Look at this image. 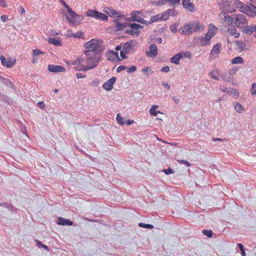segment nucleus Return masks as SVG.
<instances>
[{"instance_id": "c9c22d12", "label": "nucleus", "mask_w": 256, "mask_h": 256, "mask_svg": "<svg viewBox=\"0 0 256 256\" xmlns=\"http://www.w3.org/2000/svg\"><path fill=\"white\" fill-rule=\"evenodd\" d=\"M116 119L120 125H124L126 123L124 118L120 116V114H117Z\"/></svg>"}, {"instance_id": "72a5a7b5", "label": "nucleus", "mask_w": 256, "mask_h": 256, "mask_svg": "<svg viewBox=\"0 0 256 256\" xmlns=\"http://www.w3.org/2000/svg\"><path fill=\"white\" fill-rule=\"evenodd\" d=\"M218 70H214L213 71H212L211 72H210L209 74V75L210 76V78L215 80H218Z\"/></svg>"}, {"instance_id": "ea45409f", "label": "nucleus", "mask_w": 256, "mask_h": 256, "mask_svg": "<svg viewBox=\"0 0 256 256\" xmlns=\"http://www.w3.org/2000/svg\"><path fill=\"white\" fill-rule=\"evenodd\" d=\"M184 8L189 10L191 12H193L195 10L194 6V4L192 2L188 3V4L186 7H184Z\"/></svg>"}, {"instance_id": "0e129e2a", "label": "nucleus", "mask_w": 256, "mask_h": 256, "mask_svg": "<svg viewBox=\"0 0 256 256\" xmlns=\"http://www.w3.org/2000/svg\"><path fill=\"white\" fill-rule=\"evenodd\" d=\"M20 12L21 14H23L26 12V10L22 6H20Z\"/></svg>"}, {"instance_id": "39448f33", "label": "nucleus", "mask_w": 256, "mask_h": 256, "mask_svg": "<svg viewBox=\"0 0 256 256\" xmlns=\"http://www.w3.org/2000/svg\"><path fill=\"white\" fill-rule=\"evenodd\" d=\"M86 16L94 18L98 20H100L103 21H107L108 20V16L103 13L92 10H89L86 12Z\"/></svg>"}, {"instance_id": "4468645a", "label": "nucleus", "mask_w": 256, "mask_h": 256, "mask_svg": "<svg viewBox=\"0 0 256 256\" xmlns=\"http://www.w3.org/2000/svg\"><path fill=\"white\" fill-rule=\"evenodd\" d=\"M136 42L135 40H130L124 44L122 46V50L126 52H129L135 46Z\"/></svg>"}, {"instance_id": "58836bf2", "label": "nucleus", "mask_w": 256, "mask_h": 256, "mask_svg": "<svg viewBox=\"0 0 256 256\" xmlns=\"http://www.w3.org/2000/svg\"><path fill=\"white\" fill-rule=\"evenodd\" d=\"M138 226L140 227L146 228H148V229H152L154 228V226L150 224H146L143 222H140L138 224Z\"/></svg>"}, {"instance_id": "9d476101", "label": "nucleus", "mask_w": 256, "mask_h": 256, "mask_svg": "<svg viewBox=\"0 0 256 256\" xmlns=\"http://www.w3.org/2000/svg\"><path fill=\"white\" fill-rule=\"evenodd\" d=\"M212 38L206 34L204 36H201L198 38L197 43L198 45L206 46L210 44Z\"/></svg>"}, {"instance_id": "2eb2a0df", "label": "nucleus", "mask_w": 256, "mask_h": 256, "mask_svg": "<svg viewBox=\"0 0 256 256\" xmlns=\"http://www.w3.org/2000/svg\"><path fill=\"white\" fill-rule=\"evenodd\" d=\"M115 24V30H123L128 26V24L126 22H121L119 19L115 20H114Z\"/></svg>"}, {"instance_id": "680f3d73", "label": "nucleus", "mask_w": 256, "mask_h": 256, "mask_svg": "<svg viewBox=\"0 0 256 256\" xmlns=\"http://www.w3.org/2000/svg\"><path fill=\"white\" fill-rule=\"evenodd\" d=\"M78 78H84L86 76L85 75H83L80 73H78L76 75Z\"/></svg>"}, {"instance_id": "a19ab883", "label": "nucleus", "mask_w": 256, "mask_h": 256, "mask_svg": "<svg viewBox=\"0 0 256 256\" xmlns=\"http://www.w3.org/2000/svg\"><path fill=\"white\" fill-rule=\"evenodd\" d=\"M160 14V18L161 20H166L168 18V14L166 11L162 12Z\"/></svg>"}, {"instance_id": "13d9d810", "label": "nucleus", "mask_w": 256, "mask_h": 256, "mask_svg": "<svg viewBox=\"0 0 256 256\" xmlns=\"http://www.w3.org/2000/svg\"><path fill=\"white\" fill-rule=\"evenodd\" d=\"M182 5L184 8L186 7L188 4V3H190V0H182Z\"/></svg>"}, {"instance_id": "864d4df0", "label": "nucleus", "mask_w": 256, "mask_h": 256, "mask_svg": "<svg viewBox=\"0 0 256 256\" xmlns=\"http://www.w3.org/2000/svg\"><path fill=\"white\" fill-rule=\"evenodd\" d=\"M164 172L166 174H169L174 173L173 170L170 168L164 170Z\"/></svg>"}, {"instance_id": "6e6d98bb", "label": "nucleus", "mask_w": 256, "mask_h": 256, "mask_svg": "<svg viewBox=\"0 0 256 256\" xmlns=\"http://www.w3.org/2000/svg\"><path fill=\"white\" fill-rule=\"evenodd\" d=\"M128 52H125V51L124 50H120V54L121 57L123 58H126V54Z\"/></svg>"}, {"instance_id": "bf43d9fd", "label": "nucleus", "mask_w": 256, "mask_h": 256, "mask_svg": "<svg viewBox=\"0 0 256 256\" xmlns=\"http://www.w3.org/2000/svg\"><path fill=\"white\" fill-rule=\"evenodd\" d=\"M0 18L2 21L5 22L8 20V16L6 15H2L1 16Z\"/></svg>"}, {"instance_id": "c85d7f7f", "label": "nucleus", "mask_w": 256, "mask_h": 256, "mask_svg": "<svg viewBox=\"0 0 256 256\" xmlns=\"http://www.w3.org/2000/svg\"><path fill=\"white\" fill-rule=\"evenodd\" d=\"M48 41L49 43L53 44L56 46H60L62 44L60 40L54 38H50Z\"/></svg>"}, {"instance_id": "5701e85b", "label": "nucleus", "mask_w": 256, "mask_h": 256, "mask_svg": "<svg viewBox=\"0 0 256 256\" xmlns=\"http://www.w3.org/2000/svg\"><path fill=\"white\" fill-rule=\"evenodd\" d=\"M183 57L182 54H178L174 55L172 58H170V62L172 63L178 64L180 62V60Z\"/></svg>"}, {"instance_id": "7ed1b4c3", "label": "nucleus", "mask_w": 256, "mask_h": 256, "mask_svg": "<svg viewBox=\"0 0 256 256\" xmlns=\"http://www.w3.org/2000/svg\"><path fill=\"white\" fill-rule=\"evenodd\" d=\"M234 22L235 25L236 27L242 28L246 24H248V20L246 16L243 14H234Z\"/></svg>"}, {"instance_id": "c03bdc74", "label": "nucleus", "mask_w": 256, "mask_h": 256, "mask_svg": "<svg viewBox=\"0 0 256 256\" xmlns=\"http://www.w3.org/2000/svg\"><path fill=\"white\" fill-rule=\"evenodd\" d=\"M202 234L209 238L212 237V230H202Z\"/></svg>"}, {"instance_id": "c756f323", "label": "nucleus", "mask_w": 256, "mask_h": 256, "mask_svg": "<svg viewBox=\"0 0 256 256\" xmlns=\"http://www.w3.org/2000/svg\"><path fill=\"white\" fill-rule=\"evenodd\" d=\"M224 21L228 24H231L234 22V16L232 18L228 14H224Z\"/></svg>"}, {"instance_id": "338daca9", "label": "nucleus", "mask_w": 256, "mask_h": 256, "mask_svg": "<svg viewBox=\"0 0 256 256\" xmlns=\"http://www.w3.org/2000/svg\"><path fill=\"white\" fill-rule=\"evenodd\" d=\"M60 3L62 5H64L66 7V8H68V6L64 2V0H60Z\"/></svg>"}, {"instance_id": "423d86ee", "label": "nucleus", "mask_w": 256, "mask_h": 256, "mask_svg": "<svg viewBox=\"0 0 256 256\" xmlns=\"http://www.w3.org/2000/svg\"><path fill=\"white\" fill-rule=\"evenodd\" d=\"M130 29H127L126 30V33L130 35H138L140 33V28H142L143 26L139 24L136 23L129 24H128Z\"/></svg>"}, {"instance_id": "a878e982", "label": "nucleus", "mask_w": 256, "mask_h": 256, "mask_svg": "<svg viewBox=\"0 0 256 256\" xmlns=\"http://www.w3.org/2000/svg\"><path fill=\"white\" fill-rule=\"evenodd\" d=\"M32 54L34 55L32 62L34 63H35L38 62V56H40V54H44V52L39 50H33Z\"/></svg>"}, {"instance_id": "a211bd4d", "label": "nucleus", "mask_w": 256, "mask_h": 256, "mask_svg": "<svg viewBox=\"0 0 256 256\" xmlns=\"http://www.w3.org/2000/svg\"><path fill=\"white\" fill-rule=\"evenodd\" d=\"M190 26L189 23L186 24L183 26L181 27L179 30V32L182 34L189 35L191 34Z\"/></svg>"}, {"instance_id": "79ce46f5", "label": "nucleus", "mask_w": 256, "mask_h": 256, "mask_svg": "<svg viewBox=\"0 0 256 256\" xmlns=\"http://www.w3.org/2000/svg\"><path fill=\"white\" fill-rule=\"evenodd\" d=\"M36 243L37 246H38L39 248L42 247V248H44V250H48V246H46V244H42V242L40 240H36Z\"/></svg>"}, {"instance_id": "69168bd1", "label": "nucleus", "mask_w": 256, "mask_h": 256, "mask_svg": "<svg viewBox=\"0 0 256 256\" xmlns=\"http://www.w3.org/2000/svg\"><path fill=\"white\" fill-rule=\"evenodd\" d=\"M162 85L166 88L167 90L170 88V85L168 83H164V82H162Z\"/></svg>"}, {"instance_id": "b1692460", "label": "nucleus", "mask_w": 256, "mask_h": 256, "mask_svg": "<svg viewBox=\"0 0 256 256\" xmlns=\"http://www.w3.org/2000/svg\"><path fill=\"white\" fill-rule=\"evenodd\" d=\"M67 10H68V15H67L66 14H65L66 16V19L68 20V21H70L72 20H70V18L69 17H70L72 18H74L77 16L76 14L75 13V12L74 11H73L69 6H68V8H66Z\"/></svg>"}, {"instance_id": "f03ea898", "label": "nucleus", "mask_w": 256, "mask_h": 256, "mask_svg": "<svg viewBox=\"0 0 256 256\" xmlns=\"http://www.w3.org/2000/svg\"><path fill=\"white\" fill-rule=\"evenodd\" d=\"M84 48L87 49L85 51L92 52V54H100L104 50V46L102 41L92 39L85 43Z\"/></svg>"}, {"instance_id": "4d7b16f0", "label": "nucleus", "mask_w": 256, "mask_h": 256, "mask_svg": "<svg viewBox=\"0 0 256 256\" xmlns=\"http://www.w3.org/2000/svg\"><path fill=\"white\" fill-rule=\"evenodd\" d=\"M4 206L6 207L9 210H12V208H13L12 204H6V203H4Z\"/></svg>"}, {"instance_id": "8fccbe9b", "label": "nucleus", "mask_w": 256, "mask_h": 256, "mask_svg": "<svg viewBox=\"0 0 256 256\" xmlns=\"http://www.w3.org/2000/svg\"><path fill=\"white\" fill-rule=\"evenodd\" d=\"M248 10H250L254 13L256 14V6L253 4H250L249 6H248Z\"/></svg>"}, {"instance_id": "dca6fc26", "label": "nucleus", "mask_w": 256, "mask_h": 256, "mask_svg": "<svg viewBox=\"0 0 256 256\" xmlns=\"http://www.w3.org/2000/svg\"><path fill=\"white\" fill-rule=\"evenodd\" d=\"M150 51L147 52V55L150 57H154L157 55L158 49L156 44H152L149 47Z\"/></svg>"}, {"instance_id": "2f4dec72", "label": "nucleus", "mask_w": 256, "mask_h": 256, "mask_svg": "<svg viewBox=\"0 0 256 256\" xmlns=\"http://www.w3.org/2000/svg\"><path fill=\"white\" fill-rule=\"evenodd\" d=\"M244 62V60L240 56L236 57V58H234L232 61V64H243Z\"/></svg>"}, {"instance_id": "6ab92c4d", "label": "nucleus", "mask_w": 256, "mask_h": 256, "mask_svg": "<svg viewBox=\"0 0 256 256\" xmlns=\"http://www.w3.org/2000/svg\"><path fill=\"white\" fill-rule=\"evenodd\" d=\"M228 34L234 36L236 38H238L240 36V33L237 32L236 28L232 25H230L228 26Z\"/></svg>"}, {"instance_id": "49530a36", "label": "nucleus", "mask_w": 256, "mask_h": 256, "mask_svg": "<svg viewBox=\"0 0 256 256\" xmlns=\"http://www.w3.org/2000/svg\"><path fill=\"white\" fill-rule=\"evenodd\" d=\"M126 69L127 72L128 73H132L136 70V67L134 66H132L130 67L127 68Z\"/></svg>"}, {"instance_id": "412c9836", "label": "nucleus", "mask_w": 256, "mask_h": 256, "mask_svg": "<svg viewBox=\"0 0 256 256\" xmlns=\"http://www.w3.org/2000/svg\"><path fill=\"white\" fill-rule=\"evenodd\" d=\"M56 223L59 225L62 226H72L73 224L72 221L61 217L58 218Z\"/></svg>"}, {"instance_id": "774afa93", "label": "nucleus", "mask_w": 256, "mask_h": 256, "mask_svg": "<svg viewBox=\"0 0 256 256\" xmlns=\"http://www.w3.org/2000/svg\"><path fill=\"white\" fill-rule=\"evenodd\" d=\"M183 54V57H188L189 58L190 56V52L182 53Z\"/></svg>"}, {"instance_id": "1a4fd4ad", "label": "nucleus", "mask_w": 256, "mask_h": 256, "mask_svg": "<svg viewBox=\"0 0 256 256\" xmlns=\"http://www.w3.org/2000/svg\"><path fill=\"white\" fill-rule=\"evenodd\" d=\"M190 26L191 34L194 32L198 31H202L204 30L203 25L200 22H189Z\"/></svg>"}, {"instance_id": "4c0bfd02", "label": "nucleus", "mask_w": 256, "mask_h": 256, "mask_svg": "<svg viewBox=\"0 0 256 256\" xmlns=\"http://www.w3.org/2000/svg\"><path fill=\"white\" fill-rule=\"evenodd\" d=\"M236 44L240 48L241 50H244L246 48V44L242 41H237Z\"/></svg>"}, {"instance_id": "f704fd0d", "label": "nucleus", "mask_w": 256, "mask_h": 256, "mask_svg": "<svg viewBox=\"0 0 256 256\" xmlns=\"http://www.w3.org/2000/svg\"><path fill=\"white\" fill-rule=\"evenodd\" d=\"M221 76L222 80L226 82H230L232 79V78L230 76V74L226 72L222 73Z\"/></svg>"}, {"instance_id": "603ef678", "label": "nucleus", "mask_w": 256, "mask_h": 256, "mask_svg": "<svg viewBox=\"0 0 256 256\" xmlns=\"http://www.w3.org/2000/svg\"><path fill=\"white\" fill-rule=\"evenodd\" d=\"M38 106L40 108H44L46 105L43 102H40L37 103Z\"/></svg>"}, {"instance_id": "3c124183", "label": "nucleus", "mask_w": 256, "mask_h": 256, "mask_svg": "<svg viewBox=\"0 0 256 256\" xmlns=\"http://www.w3.org/2000/svg\"><path fill=\"white\" fill-rule=\"evenodd\" d=\"M126 68H127V67H126L124 66H120L116 68V72H120Z\"/></svg>"}, {"instance_id": "cd10ccee", "label": "nucleus", "mask_w": 256, "mask_h": 256, "mask_svg": "<svg viewBox=\"0 0 256 256\" xmlns=\"http://www.w3.org/2000/svg\"><path fill=\"white\" fill-rule=\"evenodd\" d=\"M227 94L232 96L234 98H236L238 96V92L234 88H229L228 90Z\"/></svg>"}, {"instance_id": "0eeeda50", "label": "nucleus", "mask_w": 256, "mask_h": 256, "mask_svg": "<svg viewBox=\"0 0 256 256\" xmlns=\"http://www.w3.org/2000/svg\"><path fill=\"white\" fill-rule=\"evenodd\" d=\"M103 11L105 13L108 14V16L111 18H124V15L122 14L120 12L117 11L110 7H104Z\"/></svg>"}, {"instance_id": "f257e3e1", "label": "nucleus", "mask_w": 256, "mask_h": 256, "mask_svg": "<svg viewBox=\"0 0 256 256\" xmlns=\"http://www.w3.org/2000/svg\"><path fill=\"white\" fill-rule=\"evenodd\" d=\"M100 55L92 54V52L84 51V55L74 60L72 64L75 69L79 71H86L95 68L99 61Z\"/></svg>"}, {"instance_id": "ddd939ff", "label": "nucleus", "mask_w": 256, "mask_h": 256, "mask_svg": "<svg viewBox=\"0 0 256 256\" xmlns=\"http://www.w3.org/2000/svg\"><path fill=\"white\" fill-rule=\"evenodd\" d=\"M48 70L52 72H62L65 70V68L60 66L49 64L48 67Z\"/></svg>"}, {"instance_id": "f8f14e48", "label": "nucleus", "mask_w": 256, "mask_h": 256, "mask_svg": "<svg viewBox=\"0 0 256 256\" xmlns=\"http://www.w3.org/2000/svg\"><path fill=\"white\" fill-rule=\"evenodd\" d=\"M180 2V0H159L157 2L156 5L162 6L166 4H168L170 6H178Z\"/></svg>"}, {"instance_id": "aec40b11", "label": "nucleus", "mask_w": 256, "mask_h": 256, "mask_svg": "<svg viewBox=\"0 0 256 256\" xmlns=\"http://www.w3.org/2000/svg\"><path fill=\"white\" fill-rule=\"evenodd\" d=\"M221 47L222 44L220 43L214 45L210 52V56H214L218 54L220 52Z\"/></svg>"}, {"instance_id": "393cba45", "label": "nucleus", "mask_w": 256, "mask_h": 256, "mask_svg": "<svg viewBox=\"0 0 256 256\" xmlns=\"http://www.w3.org/2000/svg\"><path fill=\"white\" fill-rule=\"evenodd\" d=\"M159 21H161L160 14L152 16L150 20H146V25H148L153 22H158Z\"/></svg>"}, {"instance_id": "5fc2aeb1", "label": "nucleus", "mask_w": 256, "mask_h": 256, "mask_svg": "<svg viewBox=\"0 0 256 256\" xmlns=\"http://www.w3.org/2000/svg\"><path fill=\"white\" fill-rule=\"evenodd\" d=\"M0 5L3 7L7 6L6 0H0Z\"/></svg>"}, {"instance_id": "a18cd8bd", "label": "nucleus", "mask_w": 256, "mask_h": 256, "mask_svg": "<svg viewBox=\"0 0 256 256\" xmlns=\"http://www.w3.org/2000/svg\"><path fill=\"white\" fill-rule=\"evenodd\" d=\"M142 72L144 73L146 75H147L148 74V73H152V70L149 67H145L142 68Z\"/></svg>"}, {"instance_id": "9b49d317", "label": "nucleus", "mask_w": 256, "mask_h": 256, "mask_svg": "<svg viewBox=\"0 0 256 256\" xmlns=\"http://www.w3.org/2000/svg\"><path fill=\"white\" fill-rule=\"evenodd\" d=\"M116 80V78L112 77L103 84L102 88L107 91L112 90L113 88V85Z\"/></svg>"}, {"instance_id": "e433bc0d", "label": "nucleus", "mask_w": 256, "mask_h": 256, "mask_svg": "<svg viewBox=\"0 0 256 256\" xmlns=\"http://www.w3.org/2000/svg\"><path fill=\"white\" fill-rule=\"evenodd\" d=\"M234 108L235 110L238 113H241L243 110L242 106L238 102L236 103V104L234 106Z\"/></svg>"}, {"instance_id": "f3484780", "label": "nucleus", "mask_w": 256, "mask_h": 256, "mask_svg": "<svg viewBox=\"0 0 256 256\" xmlns=\"http://www.w3.org/2000/svg\"><path fill=\"white\" fill-rule=\"evenodd\" d=\"M234 2L237 8H240V10L246 13L248 11V6L244 5L243 3L240 2L238 0H234Z\"/></svg>"}, {"instance_id": "473e14b6", "label": "nucleus", "mask_w": 256, "mask_h": 256, "mask_svg": "<svg viewBox=\"0 0 256 256\" xmlns=\"http://www.w3.org/2000/svg\"><path fill=\"white\" fill-rule=\"evenodd\" d=\"M84 34L82 32H78L75 34H69V32H68V36H73L76 38H82L83 37Z\"/></svg>"}, {"instance_id": "bb28decb", "label": "nucleus", "mask_w": 256, "mask_h": 256, "mask_svg": "<svg viewBox=\"0 0 256 256\" xmlns=\"http://www.w3.org/2000/svg\"><path fill=\"white\" fill-rule=\"evenodd\" d=\"M217 28L214 26H210L209 28L208 31L206 32V34L210 36V38H212L216 34Z\"/></svg>"}, {"instance_id": "37998d69", "label": "nucleus", "mask_w": 256, "mask_h": 256, "mask_svg": "<svg viewBox=\"0 0 256 256\" xmlns=\"http://www.w3.org/2000/svg\"><path fill=\"white\" fill-rule=\"evenodd\" d=\"M238 246L241 251V254L242 256H246V254L244 252V246L242 244H238Z\"/></svg>"}, {"instance_id": "052dcab7", "label": "nucleus", "mask_w": 256, "mask_h": 256, "mask_svg": "<svg viewBox=\"0 0 256 256\" xmlns=\"http://www.w3.org/2000/svg\"><path fill=\"white\" fill-rule=\"evenodd\" d=\"M170 70V68L168 66H164V67H163L162 69H161V71L162 72H168Z\"/></svg>"}, {"instance_id": "de8ad7c7", "label": "nucleus", "mask_w": 256, "mask_h": 256, "mask_svg": "<svg viewBox=\"0 0 256 256\" xmlns=\"http://www.w3.org/2000/svg\"><path fill=\"white\" fill-rule=\"evenodd\" d=\"M168 14V16H173L175 14V10L174 8L172 9H168L166 10Z\"/></svg>"}, {"instance_id": "6e6552de", "label": "nucleus", "mask_w": 256, "mask_h": 256, "mask_svg": "<svg viewBox=\"0 0 256 256\" xmlns=\"http://www.w3.org/2000/svg\"><path fill=\"white\" fill-rule=\"evenodd\" d=\"M0 59L2 65L8 68H12L16 62L14 58L11 57L6 58L4 56H0Z\"/></svg>"}, {"instance_id": "20e7f679", "label": "nucleus", "mask_w": 256, "mask_h": 256, "mask_svg": "<svg viewBox=\"0 0 256 256\" xmlns=\"http://www.w3.org/2000/svg\"><path fill=\"white\" fill-rule=\"evenodd\" d=\"M130 19L132 21L137 22L142 24L146 25V20H144L142 17H146L144 12L141 11H133L130 14Z\"/></svg>"}, {"instance_id": "7c9ffc66", "label": "nucleus", "mask_w": 256, "mask_h": 256, "mask_svg": "<svg viewBox=\"0 0 256 256\" xmlns=\"http://www.w3.org/2000/svg\"><path fill=\"white\" fill-rule=\"evenodd\" d=\"M158 108V106L154 105L150 110V114L153 116H156L158 113H160L159 111H156V109Z\"/></svg>"}, {"instance_id": "e2e57ef3", "label": "nucleus", "mask_w": 256, "mask_h": 256, "mask_svg": "<svg viewBox=\"0 0 256 256\" xmlns=\"http://www.w3.org/2000/svg\"><path fill=\"white\" fill-rule=\"evenodd\" d=\"M172 98L176 104H178L180 102V100L176 96L173 97Z\"/></svg>"}, {"instance_id": "09e8293b", "label": "nucleus", "mask_w": 256, "mask_h": 256, "mask_svg": "<svg viewBox=\"0 0 256 256\" xmlns=\"http://www.w3.org/2000/svg\"><path fill=\"white\" fill-rule=\"evenodd\" d=\"M178 162L179 164H184L186 165V166H190V163L186 160H178Z\"/></svg>"}, {"instance_id": "4be33fe9", "label": "nucleus", "mask_w": 256, "mask_h": 256, "mask_svg": "<svg viewBox=\"0 0 256 256\" xmlns=\"http://www.w3.org/2000/svg\"><path fill=\"white\" fill-rule=\"evenodd\" d=\"M242 32L247 34L250 35L256 31L254 25L246 26L242 28Z\"/></svg>"}]
</instances>
